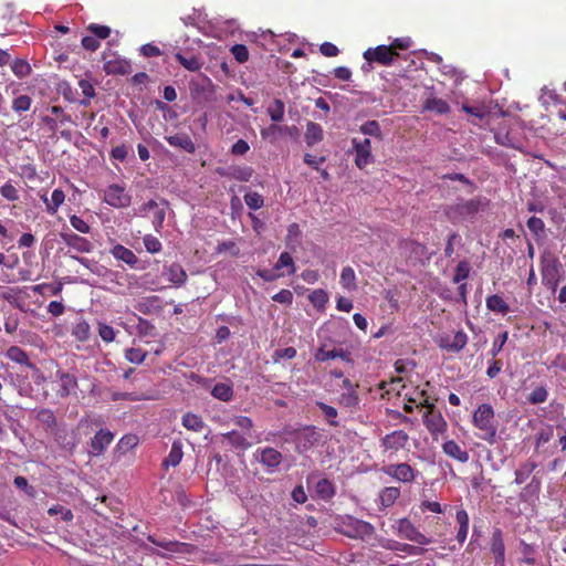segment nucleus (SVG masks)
Returning <instances> with one entry per match:
<instances>
[{"mask_svg":"<svg viewBox=\"0 0 566 566\" xmlns=\"http://www.w3.org/2000/svg\"><path fill=\"white\" fill-rule=\"evenodd\" d=\"M473 423L476 428L484 433L482 439L493 443L495 442L497 426L494 416V410L491 405L482 403L473 413Z\"/></svg>","mask_w":566,"mask_h":566,"instance_id":"1","label":"nucleus"},{"mask_svg":"<svg viewBox=\"0 0 566 566\" xmlns=\"http://www.w3.org/2000/svg\"><path fill=\"white\" fill-rule=\"evenodd\" d=\"M342 526L344 527V534L353 538H365L371 536L375 531L370 523L350 515L343 517Z\"/></svg>","mask_w":566,"mask_h":566,"instance_id":"2","label":"nucleus"},{"mask_svg":"<svg viewBox=\"0 0 566 566\" xmlns=\"http://www.w3.org/2000/svg\"><path fill=\"white\" fill-rule=\"evenodd\" d=\"M480 206L481 201L479 199H470L449 206L446 213L452 222H458L475 216L480 210Z\"/></svg>","mask_w":566,"mask_h":566,"instance_id":"3","label":"nucleus"},{"mask_svg":"<svg viewBox=\"0 0 566 566\" xmlns=\"http://www.w3.org/2000/svg\"><path fill=\"white\" fill-rule=\"evenodd\" d=\"M103 201L113 208H127L132 203V196L126 192L124 186L113 184L104 190Z\"/></svg>","mask_w":566,"mask_h":566,"instance_id":"4","label":"nucleus"},{"mask_svg":"<svg viewBox=\"0 0 566 566\" xmlns=\"http://www.w3.org/2000/svg\"><path fill=\"white\" fill-rule=\"evenodd\" d=\"M381 470L386 475L402 483H412L419 474L408 463L389 464Z\"/></svg>","mask_w":566,"mask_h":566,"instance_id":"5","label":"nucleus"},{"mask_svg":"<svg viewBox=\"0 0 566 566\" xmlns=\"http://www.w3.org/2000/svg\"><path fill=\"white\" fill-rule=\"evenodd\" d=\"M322 436L314 426H306L295 433L296 448L300 451H307L317 444Z\"/></svg>","mask_w":566,"mask_h":566,"instance_id":"6","label":"nucleus"},{"mask_svg":"<svg viewBox=\"0 0 566 566\" xmlns=\"http://www.w3.org/2000/svg\"><path fill=\"white\" fill-rule=\"evenodd\" d=\"M399 54L387 45H378L375 49H368L364 52V59L368 62H377L381 65H391L394 59Z\"/></svg>","mask_w":566,"mask_h":566,"instance_id":"7","label":"nucleus"},{"mask_svg":"<svg viewBox=\"0 0 566 566\" xmlns=\"http://www.w3.org/2000/svg\"><path fill=\"white\" fill-rule=\"evenodd\" d=\"M398 532L399 534L411 542H415L419 545H428L433 543L432 537H428L420 533L415 525L407 518H401L398 522Z\"/></svg>","mask_w":566,"mask_h":566,"instance_id":"8","label":"nucleus"},{"mask_svg":"<svg viewBox=\"0 0 566 566\" xmlns=\"http://www.w3.org/2000/svg\"><path fill=\"white\" fill-rule=\"evenodd\" d=\"M428 408V411L423 415V423L426 428L432 433H441L447 428V422L441 416L440 412L436 411V407L433 403H429L426 401L424 405Z\"/></svg>","mask_w":566,"mask_h":566,"instance_id":"9","label":"nucleus"},{"mask_svg":"<svg viewBox=\"0 0 566 566\" xmlns=\"http://www.w3.org/2000/svg\"><path fill=\"white\" fill-rule=\"evenodd\" d=\"M352 143L356 151L355 164L359 169H363L373 161L370 139L358 140L353 138Z\"/></svg>","mask_w":566,"mask_h":566,"instance_id":"10","label":"nucleus"},{"mask_svg":"<svg viewBox=\"0 0 566 566\" xmlns=\"http://www.w3.org/2000/svg\"><path fill=\"white\" fill-rule=\"evenodd\" d=\"M490 552L494 556V566H505V545L503 532L495 528L490 539Z\"/></svg>","mask_w":566,"mask_h":566,"instance_id":"11","label":"nucleus"},{"mask_svg":"<svg viewBox=\"0 0 566 566\" xmlns=\"http://www.w3.org/2000/svg\"><path fill=\"white\" fill-rule=\"evenodd\" d=\"M314 358L317 361H326L328 359L340 358L348 364L354 363L352 353L349 350L344 349V348H333V349L328 350V349H326L325 345L321 346L316 350Z\"/></svg>","mask_w":566,"mask_h":566,"instance_id":"12","label":"nucleus"},{"mask_svg":"<svg viewBox=\"0 0 566 566\" xmlns=\"http://www.w3.org/2000/svg\"><path fill=\"white\" fill-rule=\"evenodd\" d=\"M114 434L107 429H99L91 440L92 453L102 454L112 443Z\"/></svg>","mask_w":566,"mask_h":566,"instance_id":"13","label":"nucleus"},{"mask_svg":"<svg viewBox=\"0 0 566 566\" xmlns=\"http://www.w3.org/2000/svg\"><path fill=\"white\" fill-rule=\"evenodd\" d=\"M409 440V436L403 430H396L381 440V444L385 449L400 450L406 447Z\"/></svg>","mask_w":566,"mask_h":566,"instance_id":"14","label":"nucleus"},{"mask_svg":"<svg viewBox=\"0 0 566 566\" xmlns=\"http://www.w3.org/2000/svg\"><path fill=\"white\" fill-rule=\"evenodd\" d=\"M60 237L64 243L78 252L87 253L92 250V243L87 239L75 233L62 232L60 233Z\"/></svg>","mask_w":566,"mask_h":566,"instance_id":"15","label":"nucleus"},{"mask_svg":"<svg viewBox=\"0 0 566 566\" xmlns=\"http://www.w3.org/2000/svg\"><path fill=\"white\" fill-rule=\"evenodd\" d=\"M468 343V336L464 332L459 331L452 337H443L440 347L449 352H460Z\"/></svg>","mask_w":566,"mask_h":566,"instance_id":"16","label":"nucleus"},{"mask_svg":"<svg viewBox=\"0 0 566 566\" xmlns=\"http://www.w3.org/2000/svg\"><path fill=\"white\" fill-rule=\"evenodd\" d=\"M163 275L171 283L177 286H181L187 280V273L184 268L178 263H172L169 266H165Z\"/></svg>","mask_w":566,"mask_h":566,"instance_id":"17","label":"nucleus"},{"mask_svg":"<svg viewBox=\"0 0 566 566\" xmlns=\"http://www.w3.org/2000/svg\"><path fill=\"white\" fill-rule=\"evenodd\" d=\"M104 71L106 74L127 75L132 72V65L127 60L114 59L105 62Z\"/></svg>","mask_w":566,"mask_h":566,"instance_id":"18","label":"nucleus"},{"mask_svg":"<svg viewBox=\"0 0 566 566\" xmlns=\"http://www.w3.org/2000/svg\"><path fill=\"white\" fill-rule=\"evenodd\" d=\"M442 450L447 455L458 460L461 463H465L469 461V452L461 449V447L453 440L446 441L442 444Z\"/></svg>","mask_w":566,"mask_h":566,"instance_id":"19","label":"nucleus"},{"mask_svg":"<svg viewBox=\"0 0 566 566\" xmlns=\"http://www.w3.org/2000/svg\"><path fill=\"white\" fill-rule=\"evenodd\" d=\"M166 139L170 146L181 148L187 153L192 154L196 150V146H195L193 142L187 134H184V133L175 134L172 136L166 137Z\"/></svg>","mask_w":566,"mask_h":566,"instance_id":"20","label":"nucleus"},{"mask_svg":"<svg viewBox=\"0 0 566 566\" xmlns=\"http://www.w3.org/2000/svg\"><path fill=\"white\" fill-rule=\"evenodd\" d=\"M259 461L270 468V469H273V468H276L281 464L282 462V453L273 448H264L261 450V455H260V459Z\"/></svg>","mask_w":566,"mask_h":566,"instance_id":"21","label":"nucleus"},{"mask_svg":"<svg viewBox=\"0 0 566 566\" xmlns=\"http://www.w3.org/2000/svg\"><path fill=\"white\" fill-rule=\"evenodd\" d=\"M111 252L115 259L125 262L130 268H135L138 263V258L135 253L122 244H116Z\"/></svg>","mask_w":566,"mask_h":566,"instance_id":"22","label":"nucleus"},{"mask_svg":"<svg viewBox=\"0 0 566 566\" xmlns=\"http://www.w3.org/2000/svg\"><path fill=\"white\" fill-rule=\"evenodd\" d=\"M35 418L45 431L54 432L56 430V417L52 410L46 408L40 409Z\"/></svg>","mask_w":566,"mask_h":566,"instance_id":"23","label":"nucleus"},{"mask_svg":"<svg viewBox=\"0 0 566 566\" xmlns=\"http://www.w3.org/2000/svg\"><path fill=\"white\" fill-rule=\"evenodd\" d=\"M324 132L319 124L314 122H308L306 124V132L304 135V139L307 146L312 147L315 144L323 140Z\"/></svg>","mask_w":566,"mask_h":566,"instance_id":"24","label":"nucleus"},{"mask_svg":"<svg viewBox=\"0 0 566 566\" xmlns=\"http://www.w3.org/2000/svg\"><path fill=\"white\" fill-rule=\"evenodd\" d=\"M557 264H558V261L555 259V260H553L552 264L544 265L543 270H542V275H543L544 284H546L553 291H555V289L557 286V282H558V279H557V273H558Z\"/></svg>","mask_w":566,"mask_h":566,"instance_id":"25","label":"nucleus"},{"mask_svg":"<svg viewBox=\"0 0 566 566\" xmlns=\"http://www.w3.org/2000/svg\"><path fill=\"white\" fill-rule=\"evenodd\" d=\"M13 95L14 98L12 99L11 108L15 114L21 116L31 108L33 101L29 95L17 94V91H13Z\"/></svg>","mask_w":566,"mask_h":566,"instance_id":"26","label":"nucleus"},{"mask_svg":"<svg viewBox=\"0 0 566 566\" xmlns=\"http://www.w3.org/2000/svg\"><path fill=\"white\" fill-rule=\"evenodd\" d=\"M537 467V462L531 459L521 463L520 468L515 471L514 482L516 484H523L530 478V475L536 470Z\"/></svg>","mask_w":566,"mask_h":566,"instance_id":"27","label":"nucleus"},{"mask_svg":"<svg viewBox=\"0 0 566 566\" xmlns=\"http://www.w3.org/2000/svg\"><path fill=\"white\" fill-rule=\"evenodd\" d=\"M496 144L522 151V144L510 132L499 130L494 134Z\"/></svg>","mask_w":566,"mask_h":566,"instance_id":"28","label":"nucleus"},{"mask_svg":"<svg viewBox=\"0 0 566 566\" xmlns=\"http://www.w3.org/2000/svg\"><path fill=\"white\" fill-rule=\"evenodd\" d=\"M182 455V443L178 440L174 441L168 457L163 461V465L166 468L169 465L177 467L181 462Z\"/></svg>","mask_w":566,"mask_h":566,"instance_id":"29","label":"nucleus"},{"mask_svg":"<svg viewBox=\"0 0 566 566\" xmlns=\"http://www.w3.org/2000/svg\"><path fill=\"white\" fill-rule=\"evenodd\" d=\"M211 395L216 399L228 402L233 398L232 385L228 382H218L213 386Z\"/></svg>","mask_w":566,"mask_h":566,"instance_id":"30","label":"nucleus"},{"mask_svg":"<svg viewBox=\"0 0 566 566\" xmlns=\"http://www.w3.org/2000/svg\"><path fill=\"white\" fill-rule=\"evenodd\" d=\"M315 492L322 500H331L335 495V485L328 479H321L316 482Z\"/></svg>","mask_w":566,"mask_h":566,"instance_id":"31","label":"nucleus"},{"mask_svg":"<svg viewBox=\"0 0 566 566\" xmlns=\"http://www.w3.org/2000/svg\"><path fill=\"white\" fill-rule=\"evenodd\" d=\"M520 553H521V562L527 565L534 566L536 564V554L537 548L533 544H528L524 541H521L520 544Z\"/></svg>","mask_w":566,"mask_h":566,"instance_id":"32","label":"nucleus"},{"mask_svg":"<svg viewBox=\"0 0 566 566\" xmlns=\"http://www.w3.org/2000/svg\"><path fill=\"white\" fill-rule=\"evenodd\" d=\"M6 356L12 361L34 368V365L29 360L28 354L18 346L9 347Z\"/></svg>","mask_w":566,"mask_h":566,"instance_id":"33","label":"nucleus"},{"mask_svg":"<svg viewBox=\"0 0 566 566\" xmlns=\"http://www.w3.org/2000/svg\"><path fill=\"white\" fill-rule=\"evenodd\" d=\"M61 387L59 394L61 397H67L71 391L77 387V379L69 373L60 374Z\"/></svg>","mask_w":566,"mask_h":566,"instance_id":"34","label":"nucleus"},{"mask_svg":"<svg viewBox=\"0 0 566 566\" xmlns=\"http://www.w3.org/2000/svg\"><path fill=\"white\" fill-rule=\"evenodd\" d=\"M316 406L322 411L324 419L332 427H338L339 421L337 420L338 411L335 407L329 406L323 401H316Z\"/></svg>","mask_w":566,"mask_h":566,"instance_id":"35","label":"nucleus"},{"mask_svg":"<svg viewBox=\"0 0 566 566\" xmlns=\"http://www.w3.org/2000/svg\"><path fill=\"white\" fill-rule=\"evenodd\" d=\"M359 396L357 392H343L337 399V403L350 411L357 410L359 407Z\"/></svg>","mask_w":566,"mask_h":566,"instance_id":"36","label":"nucleus"},{"mask_svg":"<svg viewBox=\"0 0 566 566\" xmlns=\"http://www.w3.org/2000/svg\"><path fill=\"white\" fill-rule=\"evenodd\" d=\"M284 102L279 98H275L266 109L271 120L274 123H281L284 119Z\"/></svg>","mask_w":566,"mask_h":566,"instance_id":"37","label":"nucleus"},{"mask_svg":"<svg viewBox=\"0 0 566 566\" xmlns=\"http://www.w3.org/2000/svg\"><path fill=\"white\" fill-rule=\"evenodd\" d=\"M223 438L235 449L247 450L251 447L247 438L235 430L224 433Z\"/></svg>","mask_w":566,"mask_h":566,"instance_id":"38","label":"nucleus"},{"mask_svg":"<svg viewBox=\"0 0 566 566\" xmlns=\"http://www.w3.org/2000/svg\"><path fill=\"white\" fill-rule=\"evenodd\" d=\"M175 59L188 71L197 72L201 69V62L196 55L186 56L181 52H177Z\"/></svg>","mask_w":566,"mask_h":566,"instance_id":"39","label":"nucleus"},{"mask_svg":"<svg viewBox=\"0 0 566 566\" xmlns=\"http://www.w3.org/2000/svg\"><path fill=\"white\" fill-rule=\"evenodd\" d=\"M486 307L488 310L502 315L506 314L510 311L509 305L500 295L496 294L490 295L486 298Z\"/></svg>","mask_w":566,"mask_h":566,"instance_id":"40","label":"nucleus"},{"mask_svg":"<svg viewBox=\"0 0 566 566\" xmlns=\"http://www.w3.org/2000/svg\"><path fill=\"white\" fill-rule=\"evenodd\" d=\"M182 426L188 430L200 432L205 428V422L201 417L187 412L182 416Z\"/></svg>","mask_w":566,"mask_h":566,"instance_id":"41","label":"nucleus"},{"mask_svg":"<svg viewBox=\"0 0 566 566\" xmlns=\"http://www.w3.org/2000/svg\"><path fill=\"white\" fill-rule=\"evenodd\" d=\"M161 300L157 295L144 297L139 303V311L144 314H149L151 311H161Z\"/></svg>","mask_w":566,"mask_h":566,"instance_id":"42","label":"nucleus"},{"mask_svg":"<svg viewBox=\"0 0 566 566\" xmlns=\"http://www.w3.org/2000/svg\"><path fill=\"white\" fill-rule=\"evenodd\" d=\"M64 192L61 189H54L50 201H48V199L44 198L48 212L54 214L57 211L59 207L64 202Z\"/></svg>","mask_w":566,"mask_h":566,"instance_id":"43","label":"nucleus"},{"mask_svg":"<svg viewBox=\"0 0 566 566\" xmlns=\"http://www.w3.org/2000/svg\"><path fill=\"white\" fill-rule=\"evenodd\" d=\"M400 490L395 486L385 488L380 493V503L382 506L388 507L391 506L395 501L399 497Z\"/></svg>","mask_w":566,"mask_h":566,"instance_id":"44","label":"nucleus"},{"mask_svg":"<svg viewBox=\"0 0 566 566\" xmlns=\"http://www.w3.org/2000/svg\"><path fill=\"white\" fill-rule=\"evenodd\" d=\"M526 226L528 230L534 234L536 240L543 239L545 237V223L541 218L531 217Z\"/></svg>","mask_w":566,"mask_h":566,"instance_id":"45","label":"nucleus"},{"mask_svg":"<svg viewBox=\"0 0 566 566\" xmlns=\"http://www.w3.org/2000/svg\"><path fill=\"white\" fill-rule=\"evenodd\" d=\"M427 111L436 112L437 114H446L449 112V105L441 98H429L424 104Z\"/></svg>","mask_w":566,"mask_h":566,"instance_id":"46","label":"nucleus"},{"mask_svg":"<svg viewBox=\"0 0 566 566\" xmlns=\"http://www.w3.org/2000/svg\"><path fill=\"white\" fill-rule=\"evenodd\" d=\"M308 300L313 304L314 307L318 310H323L328 302V294L322 290H315L308 295Z\"/></svg>","mask_w":566,"mask_h":566,"instance_id":"47","label":"nucleus"},{"mask_svg":"<svg viewBox=\"0 0 566 566\" xmlns=\"http://www.w3.org/2000/svg\"><path fill=\"white\" fill-rule=\"evenodd\" d=\"M360 132L364 135L373 136L378 138L379 140L382 139V133L380 129V125L377 120H368L365 124L360 126Z\"/></svg>","mask_w":566,"mask_h":566,"instance_id":"48","label":"nucleus"},{"mask_svg":"<svg viewBox=\"0 0 566 566\" xmlns=\"http://www.w3.org/2000/svg\"><path fill=\"white\" fill-rule=\"evenodd\" d=\"M282 268H287L289 269V271H287L289 274H294L295 271H296L293 258L287 252H282L280 254V258H279L276 264L274 265V270H277V271L280 269H282Z\"/></svg>","mask_w":566,"mask_h":566,"instance_id":"49","label":"nucleus"},{"mask_svg":"<svg viewBox=\"0 0 566 566\" xmlns=\"http://www.w3.org/2000/svg\"><path fill=\"white\" fill-rule=\"evenodd\" d=\"M11 70L19 78H23L31 73L30 64L21 59H17L12 62Z\"/></svg>","mask_w":566,"mask_h":566,"instance_id":"50","label":"nucleus"},{"mask_svg":"<svg viewBox=\"0 0 566 566\" xmlns=\"http://www.w3.org/2000/svg\"><path fill=\"white\" fill-rule=\"evenodd\" d=\"M355 272L350 266H345L340 273V283L345 289L355 290Z\"/></svg>","mask_w":566,"mask_h":566,"instance_id":"51","label":"nucleus"},{"mask_svg":"<svg viewBox=\"0 0 566 566\" xmlns=\"http://www.w3.org/2000/svg\"><path fill=\"white\" fill-rule=\"evenodd\" d=\"M244 202L250 209L258 210L263 207L264 199L259 192L250 191L244 195Z\"/></svg>","mask_w":566,"mask_h":566,"instance_id":"52","label":"nucleus"},{"mask_svg":"<svg viewBox=\"0 0 566 566\" xmlns=\"http://www.w3.org/2000/svg\"><path fill=\"white\" fill-rule=\"evenodd\" d=\"M470 270H471V266L467 260L460 261L455 269L453 282L460 283V282L464 281L465 279H468V276L470 274Z\"/></svg>","mask_w":566,"mask_h":566,"instance_id":"53","label":"nucleus"},{"mask_svg":"<svg viewBox=\"0 0 566 566\" xmlns=\"http://www.w3.org/2000/svg\"><path fill=\"white\" fill-rule=\"evenodd\" d=\"M78 86L82 90L83 95L86 97V99H83L80 103L83 106H88L90 98H93L95 96V88L93 84L87 80H80Z\"/></svg>","mask_w":566,"mask_h":566,"instance_id":"54","label":"nucleus"},{"mask_svg":"<svg viewBox=\"0 0 566 566\" xmlns=\"http://www.w3.org/2000/svg\"><path fill=\"white\" fill-rule=\"evenodd\" d=\"M147 356V352H144L140 348H128L125 350V357L129 363L133 364H142Z\"/></svg>","mask_w":566,"mask_h":566,"instance_id":"55","label":"nucleus"},{"mask_svg":"<svg viewBox=\"0 0 566 566\" xmlns=\"http://www.w3.org/2000/svg\"><path fill=\"white\" fill-rule=\"evenodd\" d=\"M73 335L80 342L87 340L90 338V324L85 321L78 322L74 327Z\"/></svg>","mask_w":566,"mask_h":566,"instance_id":"56","label":"nucleus"},{"mask_svg":"<svg viewBox=\"0 0 566 566\" xmlns=\"http://www.w3.org/2000/svg\"><path fill=\"white\" fill-rule=\"evenodd\" d=\"M253 175L250 167H234L231 171V177L239 181H249Z\"/></svg>","mask_w":566,"mask_h":566,"instance_id":"57","label":"nucleus"},{"mask_svg":"<svg viewBox=\"0 0 566 566\" xmlns=\"http://www.w3.org/2000/svg\"><path fill=\"white\" fill-rule=\"evenodd\" d=\"M87 30L98 40L108 38L112 32L109 27L95 23L90 24Z\"/></svg>","mask_w":566,"mask_h":566,"instance_id":"58","label":"nucleus"},{"mask_svg":"<svg viewBox=\"0 0 566 566\" xmlns=\"http://www.w3.org/2000/svg\"><path fill=\"white\" fill-rule=\"evenodd\" d=\"M280 135H283L281 125L272 124L268 128L261 129L262 138L270 139L271 142H275Z\"/></svg>","mask_w":566,"mask_h":566,"instance_id":"59","label":"nucleus"},{"mask_svg":"<svg viewBox=\"0 0 566 566\" xmlns=\"http://www.w3.org/2000/svg\"><path fill=\"white\" fill-rule=\"evenodd\" d=\"M138 444V438L135 434H126L118 442V449L123 452L129 451Z\"/></svg>","mask_w":566,"mask_h":566,"instance_id":"60","label":"nucleus"},{"mask_svg":"<svg viewBox=\"0 0 566 566\" xmlns=\"http://www.w3.org/2000/svg\"><path fill=\"white\" fill-rule=\"evenodd\" d=\"M231 53L239 63H244L249 59V50L244 44H234L231 48Z\"/></svg>","mask_w":566,"mask_h":566,"instance_id":"61","label":"nucleus"},{"mask_svg":"<svg viewBox=\"0 0 566 566\" xmlns=\"http://www.w3.org/2000/svg\"><path fill=\"white\" fill-rule=\"evenodd\" d=\"M547 390L544 387H537L530 394L527 400L532 405H538L547 399Z\"/></svg>","mask_w":566,"mask_h":566,"instance_id":"62","label":"nucleus"},{"mask_svg":"<svg viewBox=\"0 0 566 566\" xmlns=\"http://www.w3.org/2000/svg\"><path fill=\"white\" fill-rule=\"evenodd\" d=\"M0 193L3 198H6L9 201L19 200V192H18L17 188L10 182L4 184L0 188Z\"/></svg>","mask_w":566,"mask_h":566,"instance_id":"63","label":"nucleus"},{"mask_svg":"<svg viewBox=\"0 0 566 566\" xmlns=\"http://www.w3.org/2000/svg\"><path fill=\"white\" fill-rule=\"evenodd\" d=\"M98 334L101 338L106 343L113 342L115 339V331L107 324L98 323Z\"/></svg>","mask_w":566,"mask_h":566,"instance_id":"64","label":"nucleus"}]
</instances>
